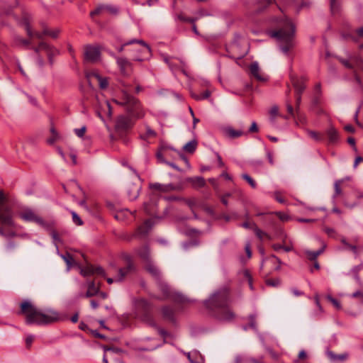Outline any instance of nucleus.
Segmentation results:
<instances>
[{"mask_svg":"<svg viewBox=\"0 0 363 363\" xmlns=\"http://www.w3.org/2000/svg\"><path fill=\"white\" fill-rule=\"evenodd\" d=\"M121 86L118 98L114 99L113 101L125 107L130 116L126 115L118 116L116 119L115 131L126 143V135L134 125L132 118L135 119L142 118L145 116V111L140 101L130 94L131 86L125 82H121Z\"/></svg>","mask_w":363,"mask_h":363,"instance_id":"obj_1","label":"nucleus"},{"mask_svg":"<svg viewBox=\"0 0 363 363\" xmlns=\"http://www.w3.org/2000/svg\"><path fill=\"white\" fill-rule=\"evenodd\" d=\"M230 293L227 287L215 291L208 299L203 301L205 307L217 320L222 322H230L235 314L230 308Z\"/></svg>","mask_w":363,"mask_h":363,"instance_id":"obj_2","label":"nucleus"},{"mask_svg":"<svg viewBox=\"0 0 363 363\" xmlns=\"http://www.w3.org/2000/svg\"><path fill=\"white\" fill-rule=\"evenodd\" d=\"M18 314L25 316V323L29 325H48L60 319V315L57 312L48 310L46 313H43L29 300H25L21 303Z\"/></svg>","mask_w":363,"mask_h":363,"instance_id":"obj_3","label":"nucleus"},{"mask_svg":"<svg viewBox=\"0 0 363 363\" xmlns=\"http://www.w3.org/2000/svg\"><path fill=\"white\" fill-rule=\"evenodd\" d=\"M270 35L280 43L279 49L285 55H288L289 51L296 45L295 26L288 18H285L281 27L272 31Z\"/></svg>","mask_w":363,"mask_h":363,"instance_id":"obj_4","label":"nucleus"},{"mask_svg":"<svg viewBox=\"0 0 363 363\" xmlns=\"http://www.w3.org/2000/svg\"><path fill=\"white\" fill-rule=\"evenodd\" d=\"M0 235L4 237H13L15 233L12 228L15 227L13 213L10 206H5L0 211Z\"/></svg>","mask_w":363,"mask_h":363,"instance_id":"obj_5","label":"nucleus"},{"mask_svg":"<svg viewBox=\"0 0 363 363\" xmlns=\"http://www.w3.org/2000/svg\"><path fill=\"white\" fill-rule=\"evenodd\" d=\"M135 310L138 315L143 321L151 327H157L153 315L152 314V306L145 298L136 300L135 303Z\"/></svg>","mask_w":363,"mask_h":363,"instance_id":"obj_6","label":"nucleus"},{"mask_svg":"<svg viewBox=\"0 0 363 363\" xmlns=\"http://www.w3.org/2000/svg\"><path fill=\"white\" fill-rule=\"evenodd\" d=\"M160 291L166 298H169L175 303H184L187 301V298L182 294L172 291V289L160 279L157 281Z\"/></svg>","mask_w":363,"mask_h":363,"instance_id":"obj_7","label":"nucleus"},{"mask_svg":"<svg viewBox=\"0 0 363 363\" xmlns=\"http://www.w3.org/2000/svg\"><path fill=\"white\" fill-rule=\"evenodd\" d=\"M155 225V222L152 218L146 220L142 225L138 227L133 237L139 240H145Z\"/></svg>","mask_w":363,"mask_h":363,"instance_id":"obj_8","label":"nucleus"},{"mask_svg":"<svg viewBox=\"0 0 363 363\" xmlns=\"http://www.w3.org/2000/svg\"><path fill=\"white\" fill-rule=\"evenodd\" d=\"M116 64L123 76L128 77L133 71V63L126 57H116Z\"/></svg>","mask_w":363,"mask_h":363,"instance_id":"obj_9","label":"nucleus"},{"mask_svg":"<svg viewBox=\"0 0 363 363\" xmlns=\"http://www.w3.org/2000/svg\"><path fill=\"white\" fill-rule=\"evenodd\" d=\"M20 217L25 221L28 222H33L38 224L40 226H44L45 225V221L42 218L38 216L35 213L30 209H25L21 214Z\"/></svg>","mask_w":363,"mask_h":363,"instance_id":"obj_10","label":"nucleus"},{"mask_svg":"<svg viewBox=\"0 0 363 363\" xmlns=\"http://www.w3.org/2000/svg\"><path fill=\"white\" fill-rule=\"evenodd\" d=\"M100 57V50L99 48L86 45L84 50V60L90 62H96Z\"/></svg>","mask_w":363,"mask_h":363,"instance_id":"obj_11","label":"nucleus"},{"mask_svg":"<svg viewBox=\"0 0 363 363\" xmlns=\"http://www.w3.org/2000/svg\"><path fill=\"white\" fill-rule=\"evenodd\" d=\"M123 259L126 262V266L123 268H121L118 270V276L117 281H121L130 272L134 270V265L129 255H125Z\"/></svg>","mask_w":363,"mask_h":363,"instance_id":"obj_12","label":"nucleus"},{"mask_svg":"<svg viewBox=\"0 0 363 363\" xmlns=\"http://www.w3.org/2000/svg\"><path fill=\"white\" fill-rule=\"evenodd\" d=\"M104 10L115 16L118 15L119 13V9L117 6L110 4H102L99 5L94 11H91L90 16L93 18L94 16L100 14Z\"/></svg>","mask_w":363,"mask_h":363,"instance_id":"obj_13","label":"nucleus"},{"mask_svg":"<svg viewBox=\"0 0 363 363\" xmlns=\"http://www.w3.org/2000/svg\"><path fill=\"white\" fill-rule=\"evenodd\" d=\"M133 43H139L141 45H143V48L141 50H140L139 52H140L146 55L150 54V47L142 40H136V39L130 40L129 41H127V42L123 43L120 47H118L117 48V50L119 52H121L124 50V48L125 46L132 45Z\"/></svg>","mask_w":363,"mask_h":363,"instance_id":"obj_14","label":"nucleus"},{"mask_svg":"<svg viewBox=\"0 0 363 363\" xmlns=\"http://www.w3.org/2000/svg\"><path fill=\"white\" fill-rule=\"evenodd\" d=\"M145 131H140L139 133V138L143 140L145 143V146H148L150 144L149 139L155 138L157 136V133L153 129L150 128L147 124L144 125Z\"/></svg>","mask_w":363,"mask_h":363,"instance_id":"obj_15","label":"nucleus"},{"mask_svg":"<svg viewBox=\"0 0 363 363\" xmlns=\"http://www.w3.org/2000/svg\"><path fill=\"white\" fill-rule=\"evenodd\" d=\"M325 135L327 137L328 145H336L340 140L339 132L333 125L325 130Z\"/></svg>","mask_w":363,"mask_h":363,"instance_id":"obj_16","label":"nucleus"},{"mask_svg":"<svg viewBox=\"0 0 363 363\" xmlns=\"http://www.w3.org/2000/svg\"><path fill=\"white\" fill-rule=\"evenodd\" d=\"M81 274L83 275L84 277L92 274H98L104 277L105 272L104 269L101 267H94L93 265L89 264L81 269Z\"/></svg>","mask_w":363,"mask_h":363,"instance_id":"obj_17","label":"nucleus"},{"mask_svg":"<svg viewBox=\"0 0 363 363\" xmlns=\"http://www.w3.org/2000/svg\"><path fill=\"white\" fill-rule=\"evenodd\" d=\"M257 216H262V221L264 223V225L270 228H272L274 227L277 223V217L276 215H274L272 213H258L257 214Z\"/></svg>","mask_w":363,"mask_h":363,"instance_id":"obj_18","label":"nucleus"},{"mask_svg":"<svg viewBox=\"0 0 363 363\" xmlns=\"http://www.w3.org/2000/svg\"><path fill=\"white\" fill-rule=\"evenodd\" d=\"M162 314L164 319L176 324L175 311L170 306H165L162 308Z\"/></svg>","mask_w":363,"mask_h":363,"instance_id":"obj_19","label":"nucleus"},{"mask_svg":"<svg viewBox=\"0 0 363 363\" xmlns=\"http://www.w3.org/2000/svg\"><path fill=\"white\" fill-rule=\"evenodd\" d=\"M145 269L155 278L157 281H160L162 274L160 269L151 261L145 264Z\"/></svg>","mask_w":363,"mask_h":363,"instance_id":"obj_20","label":"nucleus"},{"mask_svg":"<svg viewBox=\"0 0 363 363\" xmlns=\"http://www.w3.org/2000/svg\"><path fill=\"white\" fill-rule=\"evenodd\" d=\"M250 72L252 77L259 82H264L266 79L260 74V69L259 64L257 62H253L250 66Z\"/></svg>","mask_w":363,"mask_h":363,"instance_id":"obj_21","label":"nucleus"},{"mask_svg":"<svg viewBox=\"0 0 363 363\" xmlns=\"http://www.w3.org/2000/svg\"><path fill=\"white\" fill-rule=\"evenodd\" d=\"M325 355L329 359V360L333 363L343 362L347 357V355L346 354H336L329 349L326 350Z\"/></svg>","mask_w":363,"mask_h":363,"instance_id":"obj_22","label":"nucleus"},{"mask_svg":"<svg viewBox=\"0 0 363 363\" xmlns=\"http://www.w3.org/2000/svg\"><path fill=\"white\" fill-rule=\"evenodd\" d=\"M13 43L16 46L30 49L31 46V40L25 39L20 35H16L13 36Z\"/></svg>","mask_w":363,"mask_h":363,"instance_id":"obj_23","label":"nucleus"},{"mask_svg":"<svg viewBox=\"0 0 363 363\" xmlns=\"http://www.w3.org/2000/svg\"><path fill=\"white\" fill-rule=\"evenodd\" d=\"M99 292V287L95 286V283L93 281L88 282V289L84 295L80 294L79 296L89 298L98 295Z\"/></svg>","mask_w":363,"mask_h":363,"instance_id":"obj_24","label":"nucleus"},{"mask_svg":"<svg viewBox=\"0 0 363 363\" xmlns=\"http://www.w3.org/2000/svg\"><path fill=\"white\" fill-rule=\"evenodd\" d=\"M291 83L295 89L296 94H301L306 89L303 82L298 78L292 77Z\"/></svg>","mask_w":363,"mask_h":363,"instance_id":"obj_25","label":"nucleus"},{"mask_svg":"<svg viewBox=\"0 0 363 363\" xmlns=\"http://www.w3.org/2000/svg\"><path fill=\"white\" fill-rule=\"evenodd\" d=\"M40 46L47 52L48 59L52 58L59 53L58 50L44 41H40Z\"/></svg>","mask_w":363,"mask_h":363,"instance_id":"obj_26","label":"nucleus"},{"mask_svg":"<svg viewBox=\"0 0 363 363\" xmlns=\"http://www.w3.org/2000/svg\"><path fill=\"white\" fill-rule=\"evenodd\" d=\"M186 181L191 183L194 187H203L206 184L205 179L202 177H188Z\"/></svg>","mask_w":363,"mask_h":363,"instance_id":"obj_27","label":"nucleus"},{"mask_svg":"<svg viewBox=\"0 0 363 363\" xmlns=\"http://www.w3.org/2000/svg\"><path fill=\"white\" fill-rule=\"evenodd\" d=\"M139 257L143 259L146 263L150 262V249L147 245H144L138 250Z\"/></svg>","mask_w":363,"mask_h":363,"instance_id":"obj_28","label":"nucleus"},{"mask_svg":"<svg viewBox=\"0 0 363 363\" xmlns=\"http://www.w3.org/2000/svg\"><path fill=\"white\" fill-rule=\"evenodd\" d=\"M140 189V188L135 184H132L129 187L127 192L128 198L130 201H134L138 197Z\"/></svg>","mask_w":363,"mask_h":363,"instance_id":"obj_29","label":"nucleus"},{"mask_svg":"<svg viewBox=\"0 0 363 363\" xmlns=\"http://www.w3.org/2000/svg\"><path fill=\"white\" fill-rule=\"evenodd\" d=\"M144 209L147 214L153 215L156 211V200L151 199L144 203Z\"/></svg>","mask_w":363,"mask_h":363,"instance_id":"obj_30","label":"nucleus"},{"mask_svg":"<svg viewBox=\"0 0 363 363\" xmlns=\"http://www.w3.org/2000/svg\"><path fill=\"white\" fill-rule=\"evenodd\" d=\"M272 230L274 231V236L277 238L281 240L283 242H286L287 236L284 233V230L280 226L276 225L274 227L272 228Z\"/></svg>","mask_w":363,"mask_h":363,"instance_id":"obj_31","label":"nucleus"},{"mask_svg":"<svg viewBox=\"0 0 363 363\" xmlns=\"http://www.w3.org/2000/svg\"><path fill=\"white\" fill-rule=\"evenodd\" d=\"M325 249V246L323 247L321 249L316 250V251H311L309 250H305V255L308 257V259L311 261H315L317 257L323 252Z\"/></svg>","mask_w":363,"mask_h":363,"instance_id":"obj_32","label":"nucleus"},{"mask_svg":"<svg viewBox=\"0 0 363 363\" xmlns=\"http://www.w3.org/2000/svg\"><path fill=\"white\" fill-rule=\"evenodd\" d=\"M363 269V264H360L356 266H354L347 274V275L352 274L355 281L358 283L360 282V277L359 276V272Z\"/></svg>","mask_w":363,"mask_h":363,"instance_id":"obj_33","label":"nucleus"},{"mask_svg":"<svg viewBox=\"0 0 363 363\" xmlns=\"http://www.w3.org/2000/svg\"><path fill=\"white\" fill-rule=\"evenodd\" d=\"M340 242H341V243L342 245H344L345 249L349 250L352 251L354 253V255H355L356 257L358 256V255H359L358 247L356 245L350 244L347 241L346 238H342L340 240Z\"/></svg>","mask_w":363,"mask_h":363,"instance_id":"obj_34","label":"nucleus"},{"mask_svg":"<svg viewBox=\"0 0 363 363\" xmlns=\"http://www.w3.org/2000/svg\"><path fill=\"white\" fill-rule=\"evenodd\" d=\"M225 133L231 138H239L245 134V132L242 130H235L232 127H228L225 129Z\"/></svg>","mask_w":363,"mask_h":363,"instance_id":"obj_35","label":"nucleus"},{"mask_svg":"<svg viewBox=\"0 0 363 363\" xmlns=\"http://www.w3.org/2000/svg\"><path fill=\"white\" fill-rule=\"evenodd\" d=\"M211 91L209 90H206L203 92L201 94H196V93H191V96L193 99H194L196 101H201L204 100L206 99H208L211 96Z\"/></svg>","mask_w":363,"mask_h":363,"instance_id":"obj_36","label":"nucleus"},{"mask_svg":"<svg viewBox=\"0 0 363 363\" xmlns=\"http://www.w3.org/2000/svg\"><path fill=\"white\" fill-rule=\"evenodd\" d=\"M197 146V142L195 140H191L187 143L184 147L183 150L188 153H193L195 152Z\"/></svg>","mask_w":363,"mask_h":363,"instance_id":"obj_37","label":"nucleus"},{"mask_svg":"<svg viewBox=\"0 0 363 363\" xmlns=\"http://www.w3.org/2000/svg\"><path fill=\"white\" fill-rule=\"evenodd\" d=\"M9 198L4 194L2 190H0V211L3 210L5 206H9Z\"/></svg>","mask_w":363,"mask_h":363,"instance_id":"obj_38","label":"nucleus"},{"mask_svg":"<svg viewBox=\"0 0 363 363\" xmlns=\"http://www.w3.org/2000/svg\"><path fill=\"white\" fill-rule=\"evenodd\" d=\"M60 33V30L59 28H55L54 30H50L47 27H43V34L46 35H49L52 38H57Z\"/></svg>","mask_w":363,"mask_h":363,"instance_id":"obj_39","label":"nucleus"},{"mask_svg":"<svg viewBox=\"0 0 363 363\" xmlns=\"http://www.w3.org/2000/svg\"><path fill=\"white\" fill-rule=\"evenodd\" d=\"M252 225H253V230H254V232L256 235V236L259 239V240H262L263 238V236H265L266 238H267L269 240H271L272 239V237L268 235L267 233H264L263 232L262 230H261L259 228H258L256 225L255 223H252Z\"/></svg>","mask_w":363,"mask_h":363,"instance_id":"obj_40","label":"nucleus"},{"mask_svg":"<svg viewBox=\"0 0 363 363\" xmlns=\"http://www.w3.org/2000/svg\"><path fill=\"white\" fill-rule=\"evenodd\" d=\"M274 1V0H257V3L259 4L257 12H262Z\"/></svg>","mask_w":363,"mask_h":363,"instance_id":"obj_41","label":"nucleus"},{"mask_svg":"<svg viewBox=\"0 0 363 363\" xmlns=\"http://www.w3.org/2000/svg\"><path fill=\"white\" fill-rule=\"evenodd\" d=\"M330 11L333 14H336L340 11V4L337 0H330Z\"/></svg>","mask_w":363,"mask_h":363,"instance_id":"obj_42","label":"nucleus"},{"mask_svg":"<svg viewBox=\"0 0 363 363\" xmlns=\"http://www.w3.org/2000/svg\"><path fill=\"white\" fill-rule=\"evenodd\" d=\"M237 363H249V355L247 354H237L234 357Z\"/></svg>","mask_w":363,"mask_h":363,"instance_id":"obj_43","label":"nucleus"},{"mask_svg":"<svg viewBox=\"0 0 363 363\" xmlns=\"http://www.w3.org/2000/svg\"><path fill=\"white\" fill-rule=\"evenodd\" d=\"M343 182V180L342 179H339V180H336L334 183V189H335V192H334V194L333 195V199H335V198L340 195L342 194V190H341V188H340V184Z\"/></svg>","mask_w":363,"mask_h":363,"instance_id":"obj_44","label":"nucleus"},{"mask_svg":"<svg viewBox=\"0 0 363 363\" xmlns=\"http://www.w3.org/2000/svg\"><path fill=\"white\" fill-rule=\"evenodd\" d=\"M204 357L200 353L199 351L194 350V356L192 357L191 363H204Z\"/></svg>","mask_w":363,"mask_h":363,"instance_id":"obj_45","label":"nucleus"},{"mask_svg":"<svg viewBox=\"0 0 363 363\" xmlns=\"http://www.w3.org/2000/svg\"><path fill=\"white\" fill-rule=\"evenodd\" d=\"M307 133L308 135L313 138L314 140L317 142H322L324 140V137L323 135L320 134L318 132L313 131V130H307Z\"/></svg>","mask_w":363,"mask_h":363,"instance_id":"obj_46","label":"nucleus"},{"mask_svg":"<svg viewBox=\"0 0 363 363\" xmlns=\"http://www.w3.org/2000/svg\"><path fill=\"white\" fill-rule=\"evenodd\" d=\"M150 188L152 189L157 190L160 192H167L166 184L154 183L150 185Z\"/></svg>","mask_w":363,"mask_h":363,"instance_id":"obj_47","label":"nucleus"},{"mask_svg":"<svg viewBox=\"0 0 363 363\" xmlns=\"http://www.w3.org/2000/svg\"><path fill=\"white\" fill-rule=\"evenodd\" d=\"M96 78L99 80V86L102 89H105L108 87V82L106 78L101 77L99 74H95Z\"/></svg>","mask_w":363,"mask_h":363,"instance_id":"obj_48","label":"nucleus"},{"mask_svg":"<svg viewBox=\"0 0 363 363\" xmlns=\"http://www.w3.org/2000/svg\"><path fill=\"white\" fill-rule=\"evenodd\" d=\"M241 177L245 179L252 188L255 189L257 187V183L255 181L247 174H242Z\"/></svg>","mask_w":363,"mask_h":363,"instance_id":"obj_49","label":"nucleus"},{"mask_svg":"<svg viewBox=\"0 0 363 363\" xmlns=\"http://www.w3.org/2000/svg\"><path fill=\"white\" fill-rule=\"evenodd\" d=\"M244 277L247 279L250 289L253 291L254 290V286L252 283V277L251 276V274L249 270L246 269L243 272Z\"/></svg>","mask_w":363,"mask_h":363,"instance_id":"obj_50","label":"nucleus"},{"mask_svg":"<svg viewBox=\"0 0 363 363\" xmlns=\"http://www.w3.org/2000/svg\"><path fill=\"white\" fill-rule=\"evenodd\" d=\"M314 300H315V305L318 307V311L313 312L312 313V316L317 317L318 315V313H320L323 312V308H322V306H321V305L320 303L318 295H315L314 296Z\"/></svg>","mask_w":363,"mask_h":363,"instance_id":"obj_51","label":"nucleus"},{"mask_svg":"<svg viewBox=\"0 0 363 363\" xmlns=\"http://www.w3.org/2000/svg\"><path fill=\"white\" fill-rule=\"evenodd\" d=\"M308 358V354L304 350H301L296 359L293 360V363H301L302 360H305Z\"/></svg>","mask_w":363,"mask_h":363,"instance_id":"obj_52","label":"nucleus"},{"mask_svg":"<svg viewBox=\"0 0 363 363\" xmlns=\"http://www.w3.org/2000/svg\"><path fill=\"white\" fill-rule=\"evenodd\" d=\"M23 24L25 26V30L26 31L28 36L30 38H33V31L32 30L28 20L26 18L23 19Z\"/></svg>","mask_w":363,"mask_h":363,"instance_id":"obj_53","label":"nucleus"},{"mask_svg":"<svg viewBox=\"0 0 363 363\" xmlns=\"http://www.w3.org/2000/svg\"><path fill=\"white\" fill-rule=\"evenodd\" d=\"M249 320V328H252L254 330H257V323H256V315L250 314L248 316Z\"/></svg>","mask_w":363,"mask_h":363,"instance_id":"obj_54","label":"nucleus"},{"mask_svg":"<svg viewBox=\"0 0 363 363\" xmlns=\"http://www.w3.org/2000/svg\"><path fill=\"white\" fill-rule=\"evenodd\" d=\"M153 328L157 329L158 331V333L164 337L163 344L167 343L165 338L167 337L170 336V334L164 329L160 328L157 325V327H153Z\"/></svg>","mask_w":363,"mask_h":363,"instance_id":"obj_55","label":"nucleus"},{"mask_svg":"<svg viewBox=\"0 0 363 363\" xmlns=\"http://www.w3.org/2000/svg\"><path fill=\"white\" fill-rule=\"evenodd\" d=\"M266 284L273 287H277L281 284V280L279 279H269L266 280Z\"/></svg>","mask_w":363,"mask_h":363,"instance_id":"obj_56","label":"nucleus"},{"mask_svg":"<svg viewBox=\"0 0 363 363\" xmlns=\"http://www.w3.org/2000/svg\"><path fill=\"white\" fill-rule=\"evenodd\" d=\"M72 221L77 225H82L83 224L82 220L78 216V214L75 211H71Z\"/></svg>","mask_w":363,"mask_h":363,"instance_id":"obj_57","label":"nucleus"},{"mask_svg":"<svg viewBox=\"0 0 363 363\" xmlns=\"http://www.w3.org/2000/svg\"><path fill=\"white\" fill-rule=\"evenodd\" d=\"M167 186V191H178L181 190L182 189V186L181 184H174L172 183L166 184Z\"/></svg>","mask_w":363,"mask_h":363,"instance_id":"obj_58","label":"nucleus"},{"mask_svg":"<svg viewBox=\"0 0 363 363\" xmlns=\"http://www.w3.org/2000/svg\"><path fill=\"white\" fill-rule=\"evenodd\" d=\"M62 257L69 267L72 265L74 259L72 256L69 253H66L65 255H62Z\"/></svg>","mask_w":363,"mask_h":363,"instance_id":"obj_59","label":"nucleus"},{"mask_svg":"<svg viewBox=\"0 0 363 363\" xmlns=\"http://www.w3.org/2000/svg\"><path fill=\"white\" fill-rule=\"evenodd\" d=\"M327 299L330 301L337 309H340L342 308L340 303L332 296H327Z\"/></svg>","mask_w":363,"mask_h":363,"instance_id":"obj_60","label":"nucleus"},{"mask_svg":"<svg viewBox=\"0 0 363 363\" xmlns=\"http://www.w3.org/2000/svg\"><path fill=\"white\" fill-rule=\"evenodd\" d=\"M286 109H287V112H288L289 116L294 118L296 112H297V111H296H296L294 110V108H293L291 103L288 101H286Z\"/></svg>","mask_w":363,"mask_h":363,"instance_id":"obj_61","label":"nucleus"},{"mask_svg":"<svg viewBox=\"0 0 363 363\" xmlns=\"http://www.w3.org/2000/svg\"><path fill=\"white\" fill-rule=\"evenodd\" d=\"M341 38L344 40L351 39L353 41H355V42L357 41V38L355 36H354L352 34H351L350 33H345V32L341 33Z\"/></svg>","mask_w":363,"mask_h":363,"instance_id":"obj_62","label":"nucleus"},{"mask_svg":"<svg viewBox=\"0 0 363 363\" xmlns=\"http://www.w3.org/2000/svg\"><path fill=\"white\" fill-rule=\"evenodd\" d=\"M177 19L183 21V22H189V23H194V19L192 18L186 17L182 14H178L176 17Z\"/></svg>","mask_w":363,"mask_h":363,"instance_id":"obj_63","label":"nucleus"},{"mask_svg":"<svg viewBox=\"0 0 363 363\" xmlns=\"http://www.w3.org/2000/svg\"><path fill=\"white\" fill-rule=\"evenodd\" d=\"M85 131H86L85 126H83L81 128L74 129V133L79 138L83 137L85 133Z\"/></svg>","mask_w":363,"mask_h":363,"instance_id":"obj_64","label":"nucleus"}]
</instances>
